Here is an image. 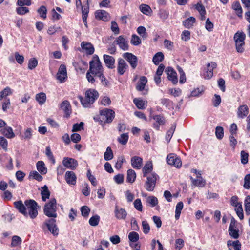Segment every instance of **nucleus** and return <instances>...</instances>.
<instances>
[{"label": "nucleus", "mask_w": 250, "mask_h": 250, "mask_svg": "<svg viewBox=\"0 0 250 250\" xmlns=\"http://www.w3.org/2000/svg\"><path fill=\"white\" fill-rule=\"evenodd\" d=\"M195 22V18L193 17H190L183 21V25L187 28L191 27Z\"/></svg>", "instance_id": "obj_36"}, {"label": "nucleus", "mask_w": 250, "mask_h": 250, "mask_svg": "<svg viewBox=\"0 0 250 250\" xmlns=\"http://www.w3.org/2000/svg\"><path fill=\"white\" fill-rule=\"evenodd\" d=\"M183 208V204L182 202H179L177 203L176 206V210H175V217L176 220H178L179 218L182 209Z\"/></svg>", "instance_id": "obj_45"}, {"label": "nucleus", "mask_w": 250, "mask_h": 250, "mask_svg": "<svg viewBox=\"0 0 250 250\" xmlns=\"http://www.w3.org/2000/svg\"><path fill=\"white\" fill-rule=\"evenodd\" d=\"M248 153L242 150L241 152V162L242 164L245 165L248 162Z\"/></svg>", "instance_id": "obj_52"}, {"label": "nucleus", "mask_w": 250, "mask_h": 250, "mask_svg": "<svg viewBox=\"0 0 250 250\" xmlns=\"http://www.w3.org/2000/svg\"><path fill=\"white\" fill-rule=\"evenodd\" d=\"M191 179L192 180V184L196 186L202 187L204 186L206 183L205 180H204L200 176H197V179H193L192 177H191Z\"/></svg>", "instance_id": "obj_34"}, {"label": "nucleus", "mask_w": 250, "mask_h": 250, "mask_svg": "<svg viewBox=\"0 0 250 250\" xmlns=\"http://www.w3.org/2000/svg\"><path fill=\"white\" fill-rule=\"evenodd\" d=\"M249 113V108L247 105H242L238 108L237 116L239 118H245Z\"/></svg>", "instance_id": "obj_23"}, {"label": "nucleus", "mask_w": 250, "mask_h": 250, "mask_svg": "<svg viewBox=\"0 0 250 250\" xmlns=\"http://www.w3.org/2000/svg\"><path fill=\"white\" fill-rule=\"evenodd\" d=\"M118 141L122 145H125L128 140V135L127 133H123L118 138Z\"/></svg>", "instance_id": "obj_57"}, {"label": "nucleus", "mask_w": 250, "mask_h": 250, "mask_svg": "<svg viewBox=\"0 0 250 250\" xmlns=\"http://www.w3.org/2000/svg\"><path fill=\"white\" fill-rule=\"evenodd\" d=\"M164 56L162 52H159L157 53L153 58V62L155 65H158L159 63L163 61Z\"/></svg>", "instance_id": "obj_33"}, {"label": "nucleus", "mask_w": 250, "mask_h": 250, "mask_svg": "<svg viewBox=\"0 0 250 250\" xmlns=\"http://www.w3.org/2000/svg\"><path fill=\"white\" fill-rule=\"evenodd\" d=\"M243 187L247 189H249L250 188V174H247L245 176Z\"/></svg>", "instance_id": "obj_64"}, {"label": "nucleus", "mask_w": 250, "mask_h": 250, "mask_svg": "<svg viewBox=\"0 0 250 250\" xmlns=\"http://www.w3.org/2000/svg\"><path fill=\"white\" fill-rule=\"evenodd\" d=\"M60 108L65 112L67 116H69L71 113V105L67 100H65L61 103Z\"/></svg>", "instance_id": "obj_24"}, {"label": "nucleus", "mask_w": 250, "mask_h": 250, "mask_svg": "<svg viewBox=\"0 0 250 250\" xmlns=\"http://www.w3.org/2000/svg\"><path fill=\"white\" fill-rule=\"evenodd\" d=\"M82 12L83 14V21L85 26L87 27V18L88 16V14L89 13V6L88 4H87L86 6H82Z\"/></svg>", "instance_id": "obj_28"}, {"label": "nucleus", "mask_w": 250, "mask_h": 250, "mask_svg": "<svg viewBox=\"0 0 250 250\" xmlns=\"http://www.w3.org/2000/svg\"><path fill=\"white\" fill-rule=\"evenodd\" d=\"M1 133L7 138H13L15 137V134L13 131L12 128L9 126H6L1 131Z\"/></svg>", "instance_id": "obj_29"}, {"label": "nucleus", "mask_w": 250, "mask_h": 250, "mask_svg": "<svg viewBox=\"0 0 250 250\" xmlns=\"http://www.w3.org/2000/svg\"><path fill=\"white\" fill-rule=\"evenodd\" d=\"M100 221V217L98 215H95L91 217L89 220V223L92 226H96L98 225Z\"/></svg>", "instance_id": "obj_46"}, {"label": "nucleus", "mask_w": 250, "mask_h": 250, "mask_svg": "<svg viewBox=\"0 0 250 250\" xmlns=\"http://www.w3.org/2000/svg\"><path fill=\"white\" fill-rule=\"evenodd\" d=\"M128 67V66L125 61L122 58H120L118 60L117 64V72L120 75H123L126 69Z\"/></svg>", "instance_id": "obj_15"}, {"label": "nucleus", "mask_w": 250, "mask_h": 250, "mask_svg": "<svg viewBox=\"0 0 250 250\" xmlns=\"http://www.w3.org/2000/svg\"><path fill=\"white\" fill-rule=\"evenodd\" d=\"M140 11L144 14L146 15H150L152 12V10L150 7L146 4H141L140 6Z\"/></svg>", "instance_id": "obj_37"}, {"label": "nucleus", "mask_w": 250, "mask_h": 250, "mask_svg": "<svg viewBox=\"0 0 250 250\" xmlns=\"http://www.w3.org/2000/svg\"><path fill=\"white\" fill-rule=\"evenodd\" d=\"M38 12L39 13L40 16L41 18L43 19L46 18L47 9L45 6H41L38 10Z\"/></svg>", "instance_id": "obj_55"}, {"label": "nucleus", "mask_w": 250, "mask_h": 250, "mask_svg": "<svg viewBox=\"0 0 250 250\" xmlns=\"http://www.w3.org/2000/svg\"><path fill=\"white\" fill-rule=\"evenodd\" d=\"M114 213L116 218L119 220H125L127 214L125 209L119 208L118 206L115 207Z\"/></svg>", "instance_id": "obj_16"}, {"label": "nucleus", "mask_w": 250, "mask_h": 250, "mask_svg": "<svg viewBox=\"0 0 250 250\" xmlns=\"http://www.w3.org/2000/svg\"><path fill=\"white\" fill-rule=\"evenodd\" d=\"M246 37L245 34L243 32H237L234 36L235 42L244 41Z\"/></svg>", "instance_id": "obj_43"}, {"label": "nucleus", "mask_w": 250, "mask_h": 250, "mask_svg": "<svg viewBox=\"0 0 250 250\" xmlns=\"http://www.w3.org/2000/svg\"><path fill=\"white\" fill-rule=\"evenodd\" d=\"M95 18L98 20H102L106 21L108 20L109 14L104 10H97L95 13Z\"/></svg>", "instance_id": "obj_19"}, {"label": "nucleus", "mask_w": 250, "mask_h": 250, "mask_svg": "<svg viewBox=\"0 0 250 250\" xmlns=\"http://www.w3.org/2000/svg\"><path fill=\"white\" fill-rule=\"evenodd\" d=\"M99 97L98 92L95 89H90L85 92V98L79 96V98L84 107H88L92 104Z\"/></svg>", "instance_id": "obj_2"}, {"label": "nucleus", "mask_w": 250, "mask_h": 250, "mask_svg": "<svg viewBox=\"0 0 250 250\" xmlns=\"http://www.w3.org/2000/svg\"><path fill=\"white\" fill-rule=\"evenodd\" d=\"M42 189L41 191L42 199L43 201H46L47 199L49 198L50 192L46 185H44L42 187Z\"/></svg>", "instance_id": "obj_32"}, {"label": "nucleus", "mask_w": 250, "mask_h": 250, "mask_svg": "<svg viewBox=\"0 0 250 250\" xmlns=\"http://www.w3.org/2000/svg\"><path fill=\"white\" fill-rule=\"evenodd\" d=\"M133 102L137 106V107L139 109H143L146 107V102L142 100H140L137 98H135L133 99Z\"/></svg>", "instance_id": "obj_41"}, {"label": "nucleus", "mask_w": 250, "mask_h": 250, "mask_svg": "<svg viewBox=\"0 0 250 250\" xmlns=\"http://www.w3.org/2000/svg\"><path fill=\"white\" fill-rule=\"evenodd\" d=\"M232 8L235 10L239 17H242V9L239 1L234 2L232 5Z\"/></svg>", "instance_id": "obj_39"}, {"label": "nucleus", "mask_w": 250, "mask_h": 250, "mask_svg": "<svg viewBox=\"0 0 250 250\" xmlns=\"http://www.w3.org/2000/svg\"><path fill=\"white\" fill-rule=\"evenodd\" d=\"M67 78L66 67L65 65L61 64L57 74V79L61 83L64 82Z\"/></svg>", "instance_id": "obj_8"}, {"label": "nucleus", "mask_w": 250, "mask_h": 250, "mask_svg": "<svg viewBox=\"0 0 250 250\" xmlns=\"http://www.w3.org/2000/svg\"><path fill=\"white\" fill-rule=\"evenodd\" d=\"M12 93V91L9 87H6L0 92V101L2 99H6V97Z\"/></svg>", "instance_id": "obj_40"}, {"label": "nucleus", "mask_w": 250, "mask_h": 250, "mask_svg": "<svg viewBox=\"0 0 250 250\" xmlns=\"http://www.w3.org/2000/svg\"><path fill=\"white\" fill-rule=\"evenodd\" d=\"M196 9L199 11L201 17L205 15L206 12L204 6L201 3H198L196 5Z\"/></svg>", "instance_id": "obj_62"}, {"label": "nucleus", "mask_w": 250, "mask_h": 250, "mask_svg": "<svg viewBox=\"0 0 250 250\" xmlns=\"http://www.w3.org/2000/svg\"><path fill=\"white\" fill-rule=\"evenodd\" d=\"M113 151L110 147H107L106 151L104 153V159L106 160H110L113 158Z\"/></svg>", "instance_id": "obj_44"}, {"label": "nucleus", "mask_w": 250, "mask_h": 250, "mask_svg": "<svg viewBox=\"0 0 250 250\" xmlns=\"http://www.w3.org/2000/svg\"><path fill=\"white\" fill-rule=\"evenodd\" d=\"M159 16L163 20L167 19L168 17L169 13L165 9H160L159 12Z\"/></svg>", "instance_id": "obj_61"}, {"label": "nucleus", "mask_w": 250, "mask_h": 250, "mask_svg": "<svg viewBox=\"0 0 250 250\" xmlns=\"http://www.w3.org/2000/svg\"><path fill=\"white\" fill-rule=\"evenodd\" d=\"M165 72L167 73L168 79L171 81L173 84H176L178 82V78L177 73L174 69L171 67H168L166 68Z\"/></svg>", "instance_id": "obj_14"}, {"label": "nucleus", "mask_w": 250, "mask_h": 250, "mask_svg": "<svg viewBox=\"0 0 250 250\" xmlns=\"http://www.w3.org/2000/svg\"><path fill=\"white\" fill-rule=\"evenodd\" d=\"M81 46L82 48L85 51L87 55H92L94 52V47L90 42H81Z\"/></svg>", "instance_id": "obj_17"}, {"label": "nucleus", "mask_w": 250, "mask_h": 250, "mask_svg": "<svg viewBox=\"0 0 250 250\" xmlns=\"http://www.w3.org/2000/svg\"><path fill=\"white\" fill-rule=\"evenodd\" d=\"M104 60L106 66L108 68L113 69L115 68V59L112 56L104 55Z\"/></svg>", "instance_id": "obj_21"}, {"label": "nucleus", "mask_w": 250, "mask_h": 250, "mask_svg": "<svg viewBox=\"0 0 250 250\" xmlns=\"http://www.w3.org/2000/svg\"><path fill=\"white\" fill-rule=\"evenodd\" d=\"M153 170L152 163L150 161H147L143 168L142 171L144 177H146L147 174L152 172Z\"/></svg>", "instance_id": "obj_26"}, {"label": "nucleus", "mask_w": 250, "mask_h": 250, "mask_svg": "<svg viewBox=\"0 0 250 250\" xmlns=\"http://www.w3.org/2000/svg\"><path fill=\"white\" fill-rule=\"evenodd\" d=\"M130 42L133 45H138L141 42V39L140 38L136 35L135 34H133L132 35Z\"/></svg>", "instance_id": "obj_56"}, {"label": "nucleus", "mask_w": 250, "mask_h": 250, "mask_svg": "<svg viewBox=\"0 0 250 250\" xmlns=\"http://www.w3.org/2000/svg\"><path fill=\"white\" fill-rule=\"evenodd\" d=\"M217 67V64L213 62L208 63L205 72L204 73V77L206 79H210L213 76V71Z\"/></svg>", "instance_id": "obj_11"}, {"label": "nucleus", "mask_w": 250, "mask_h": 250, "mask_svg": "<svg viewBox=\"0 0 250 250\" xmlns=\"http://www.w3.org/2000/svg\"><path fill=\"white\" fill-rule=\"evenodd\" d=\"M95 77H99L103 74V68L98 56L96 55L93 56L92 60L89 62V69Z\"/></svg>", "instance_id": "obj_1"}, {"label": "nucleus", "mask_w": 250, "mask_h": 250, "mask_svg": "<svg viewBox=\"0 0 250 250\" xmlns=\"http://www.w3.org/2000/svg\"><path fill=\"white\" fill-rule=\"evenodd\" d=\"M167 161L169 165H172L177 167H181L182 162L180 159L174 154H169L167 155Z\"/></svg>", "instance_id": "obj_10"}, {"label": "nucleus", "mask_w": 250, "mask_h": 250, "mask_svg": "<svg viewBox=\"0 0 250 250\" xmlns=\"http://www.w3.org/2000/svg\"><path fill=\"white\" fill-rule=\"evenodd\" d=\"M37 170L41 174H45L47 172V169L45 167L44 163L42 161H39L36 164Z\"/></svg>", "instance_id": "obj_30"}, {"label": "nucleus", "mask_w": 250, "mask_h": 250, "mask_svg": "<svg viewBox=\"0 0 250 250\" xmlns=\"http://www.w3.org/2000/svg\"><path fill=\"white\" fill-rule=\"evenodd\" d=\"M176 128L175 125H173L171 128L168 130L166 136V139L167 142H169L174 133Z\"/></svg>", "instance_id": "obj_49"}, {"label": "nucleus", "mask_w": 250, "mask_h": 250, "mask_svg": "<svg viewBox=\"0 0 250 250\" xmlns=\"http://www.w3.org/2000/svg\"><path fill=\"white\" fill-rule=\"evenodd\" d=\"M215 135L218 139H221L224 136L223 128L221 126H217L215 129Z\"/></svg>", "instance_id": "obj_54"}, {"label": "nucleus", "mask_w": 250, "mask_h": 250, "mask_svg": "<svg viewBox=\"0 0 250 250\" xmlns=\"http://www.w3.org/2000/svg\"><path fill=\"white\" fill-rule=\"evenodd\" d=\"M115 117V112L110 109L104 108L100 111L99 119L100 124L110 123Z\"/></svg>", "instance_id": "obj_4"}, {"label": "nucleus", "mask_w": 250, "mask_h": 250, "mask_svg": "<svg viewBox=\"0 0 250 250\" xmlns=\"http://www.w3.org/2000/svg\"><path fill=\"white\" fill-rule=\"evenodd\" d=\"M24 204L26 207V208H27L29 210L28 214L30 217L32 219L35 218L38 214L37 203L34 200L29 199L25 200Z\"/></svg>", "instance_id": "obj_5"}, {"label": "nucleus", "mask_w": 250, "mask_h": 250, "mask_svg": "<svg viewBox=\"0 0 250 250\" xmlns=\"http://www.w3.org/2000/svg\"><path fill=\"white\" fill-rule=\"evenodd\" d=\"M14 207L17 208L20 212L23 214L24 216H27L28 213L26 211V206L23 204L21 200L15 202L14 203Z\"/></svg>", "instance_id": "obj_20"}, {"label": "nucleus", "mask_w": 250, "mask_h": 250, "mask_svg": "<svg viewBox=\"0 0 250 250\" xmlns=\"http://www.w3.org/2000/svg\"><path fill=\"white\" fill-rule=\"evenodd\" d=\"M235 210L236 212L237 215L239 217L240 220H242L244 218L243 210L242 208V204H240L238 207L235 208Z\"/></svg>", "instance_id": "obj_59"}, {"label": "nucleus", "mask_w": 250, "mask_h": 250, "mask_svg": "<svg viewBox=\"0 0 250 250\" xmlns=\"http://www.w3.org/2000/svg\"><path fill=\"white\" fill-rule=\"evenodd\" d=\"M124 59L129 63L132 69H135L137 66V57L131 53H125L123 55Z\"/></svg>", "instance_id": "obj_9"}, {"label": "nucleus", "mask_w": 250, "mask_h": 250, "mask_svg": "<svg viewBox=\"0 0 250 250\" xmlns=\"http://www.w3.org/2000/svg\"><path fill=\"white\" fill-rule=\"evenodd\" d=\"M229 233L234 239H237L239 237V230L234 228H229Z\"/></svg>", "instance_id": "obj_47"}, {"label": "nucleus", "mask_w": 250, "mask_h": 250, "mask_svg": "<svg viewBox=\"0 0 250 250\" xmlns=\"http://www.w3.org/2000/svg\"><path fill=\"white\" fill-rule=\"evenodd\" d=\"M245 44L244 41L235 42L236 50L239 53H242L244 51V45Z\"/></svg>", "instance_id": "obj_60"}, {"label": "nucleus", "mask_w": 250, "mask_h": 250, "mask_svg": "<svg viewBox=\"0 0 250 250\" xmlns=\"http://www.w3.org/2000/svg\"><path fill=\"white\" fill-rule=\"evenodd\" d=\"M128 238L130 241L132 242H136L139 240V235L137 232L132 231L129 233Z\"/></svg>", "instance_id": "obj_50"}, {"label": "nucleus", "mask_w": 250, "mask_h": 250, "mask_svg": "<svg viewBox=\"0 0 250 250\" xmlns=\"http://www.w3.org/2000/svg\"><path fill=\"white\" fill-rule=\"evenodd\" d=\"M62 164L64 166L72 170L75 169L78 165L77 160L69 157L64 158Z\"/></svg>", "instance_id": "obj_12"}, {"label": "nucleus", "mask_w": 250, "mask_h": 250, "mask_svg": "<svg viewBox=\"0 0 250 250\" xmlns=\"http://www.w3.org/2000/svg\"><path fill=\"white\" fill-rule=\"evenodd\" d=\"M245 211L247 215L250 214V195L247 196L245 200Z\"/></svg>", "instance_id": "obj_48"}, {"label": "nucleus", "mask_w": 250, "mask_h": 250, "mask_svg": "<svg viewBox=\"0 0 250 250\" xmlns=\"http://www.w3.org/2000/svg\"><path fill=\"white\" fill-rule=\"evenodd\" d=\"M137 33L142 36L144 39H146L147 37L146 30L145 27L144 26H140L138 27L137 29Z\"/></svg>", "instance_id": "obj_51"}, {"label": "nucleus", "mask_w": 250, "mask_h": 250, "mask_svg": "<svg viewBox=\"0 0 250 250\" xmlns=\"http://www.w3.org/2000/svg\"><path fill=\"white\" fill-rule=\"evenodd\" d=\"M157 174L152 173L151 175L147 176V180L145 183V187L146 190L152 191L156 186L157 181Z\"/></svg>", "instance_id": "obj_6"}, {"label": "nucleus", "mask_w": 250, "mask_h": 250, "mask_svg": "<svg viewBox=\"0 0 250 250\" xmlns=\"http://www.w3.org/2000/svg\"><path fill=\"white\" fill-rule=\"evenodd\" d=\"M65 180L69 185H74L76 183L77 177L73 171H68L65 173Z\"/></svg>", "instance_id": "obj_18"}, {"label": "nucleus", "mask_w": 250, "mask_h": 250, "mask_svg": "<svg viewBox=\"0 0 250 250\" xmlns=\"http://www.w3.org/2000/svg\"><path fill=\"white\" fill-rule=\"evenodd\" d=\"M153 118L156 120L157 123L156 124H154V127L155 128L156 130H159L160 125H164L165 123L164 118L160 115H155Z\"/></svg>", "instance_id": "obj_27"}, {"label": "nucleus", "mask_w": 250, "mask_h": 250, "mask_svg": "<svg viewBox=\"0 0 250 250\" xmlns=\"http://www.w3.org/2000/svg\"><path fill=\"white\" fill-rule=\"evenodd\" d=\"M147 82V78L145 76H141L139 81L137 83L136 88L138 91H142L144 89L145 86Z\"/></svg>", "instance_id": "obj_25"}, {"label": "nucleus", "mask_w": 250, "mask_h": 250, "mask_svg": "<svg viewBox=\"0 0 250 250\" xmlns=\"http://www.w3.org/2000/svg\"><path fill=\"white\" fill-rule=\"evenodd\" d=\"M57 201L55 198H51L44 206V214L49 218L57 217Z\"/></svg>", "instance_id": "obj_3"}, {"label": "nucleus", "mask_w": 250, "mask_h": 250, "mask_svg": "<svg viewBox=\"0 0 250 250\" xmlns=\"http://www.w3.org/2000/svg\"><path fill=\"white\" fill-rule=\"evenodd\" d=\"M22 239L21 238L17 235H14L12 237L11 246L16 247L21 244Z\"/></svg>", "instance_id": "obj_42"}, {"label": "nucleus", "mask_w": 250, "mask_h": 250, "mask_svg": "<svg viewBox=\"0 0 250 250\" xmlns=\"http://www.w3.org/2000/svg\"><path fill=\"white\" fill-rule=\"evenodd\" d=\"M146 204L150 205L151 207H154L158 204V200L154 196H149L146 198Z\"/></svg>", "instance_id": "obj_31"}, {"label": "nucleus", "mask_w": 250, "mask_h": 250, "mask_svg": "<svg viewBox=\"0 0 250 250\" xmlns=\"http://www.w3.org/2000/svg\"><path fill=\"white\" fill-rule=\"evenodd\" d=\"M36 100L38 101L40 104H43L45 102L46 100V94L43 92H41L36 94Z\"/></svg>", "instance_id": "obj_38"}, {"label": "nucleus", "mask_w": 250, "mask_h": 250, "mask_svg": "<svg viewBox=\"0 0 250 250\" xmlns=\"http://www.w3.org/2000/svg\"><path fill=\"white\" fill-rule=\"evenodd\" d=\"M131 163L134 168L139 169L142 167L143 160L140 157L134 156L131 159Z\"/></svg>", "instance_id": "obj_22"}, {"label": "nucleus", "mask_w": 250, "mask_h": 250, "mask_svg": "<svg viewBox=\"0 0 250 250\" xmlns=\"http://www.w3.org/2000/svg\"><path fill=\"white\" fill-rule=\"evenodd\" d=\"M38 64V61L36 58L30 59L28 62V68L29 69L32 70L35 68Z\"/></svg>", "instance_id": "obj_58"}, {"label": "nucleus", "mask_w": 250, "mask_h": 250, "mask_svg": "<svg viewBox=\"0 0 250 250\" xmlns=\"http://www.w3.org/2000/svg\"><path fill=\"white\" fill-rule=\"evenodd\" d=\"M136 177V175L134 170L132 169H129L127 170L126 177L127 182L132 183L135 181Z\"/></svg>", "instance_id": "obj_35"}, {"label": "nucleus", "mask_w": 250, "mask_h": 250, "mask_svg": "<svg viewBox=\"0 0 250 250\" xmlns=\"http://www.w3.org/2000/svg\"><path fill=\"white\" fill-rule=\"evenodd\" d=\"M44 226H46L48 231L54 236H57L58 235L59 229L56 224L55 218H51L46 220L44 223Z\"/></svg>", "instance_id": "obj_7"}, {"label": "nucleus", "mask_w": 250, "mask_h": 250, "mask_svg": "<svg viewBox=\"0 0 250 250\" xmlns=\"http://www.w3.org/2000/svg\"><path fill=\"white\" fill-rule=\"evenodd\" d=\"M29 177H32L38 181H41L43 179L42 177L36 171H31L30 173Z\"/></svg>", "instance_id": "obj_53"}, {"label": "nucleus", "mask_w": 250, "mask_h": 250, "mask_svg": "<svg viewBox=\"0 0 250 250\" xmlns=\"http://www.w3.org/2000/svg\"><path fill=\"white\" fill-rule=\"evenodd\" d=\"M17 13L19 15H24L29 12V9L27 7L20 6L16 9Z\"/></svg>", "instance_id": "obj_63"}, {"label": "nucleus", "mask_w": 250, "mask_h": 250, "mask_svg": "<svg viewBox=\"0 0 250 250\" xmlns=\"http://www.w3.org/2000/svg\"><path fill=\"white\" fill-rule=\"evenodd\" d=\"M114 43H116L119 46V47L123 50H127L128 49V44L127 41L122 36H119L114 42Z\"/></svg>", "instance_id": "obj_13"}]
</instances>
